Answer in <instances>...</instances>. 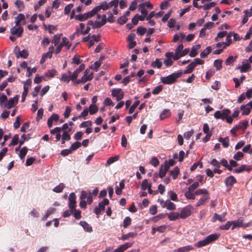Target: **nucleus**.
<instances>
[{
  "label": "nucleus",
  "mask_w": 252,
  "mask_h": 252,
  "mask_svg": "<svg viewBox=\"0 0 252 252\" xmlns=\"http://www.w3.org/2000/svg\"><path fill=\"white\" fill-rule=\"evenodd\" d=\"M106 17H97L96 19L94 21L92 20L89 21L88 23L87 29L86 30L81 31V34H87L91 29L90 26H91L93 29L100 28L106 23Z\"/></svg>",
  "instance_id": "1"
},
{
  "label": "nucleus",
  "mask_w": 252,
  "mask_h": 252,
  "mask_svg": "<svg viewBox=\"0 0 252 252\" xmlns=\"http://www.w3.org/2000/svg\"><path fill=\"white\" fill-rule=\"evenodd\" d=\"M219 237V235L217 234H212L208 235L203 240L198 241L194 244V246L197 248H201L205 246L211 242L217 240Z\"/></svg>",
  "instance_id": "2"
},
{
  "label": "nucleus",
  "mask_w": 252,
  "mask_h": 252,
  "mask_svg": "<svg viewBox=\"0 0 252 252\" xmlns=\"http://www.w3.org/2000/svg\"><path fill=\"white\" fill-rule=\"evenodd\" d=\"M101 9H103V10H107V6L105 3L102 2L99 5L96 6L88 13L85 14L84 15L78 14L76 16H94ZM70 16H76L75 15V12L74 10L72 11Z\"/></svg>",
  "instance_id": "3"
},
{
  "label": "nucleus",
  "mask_w": 252,
  "mask_h": 252,
  "mask_svg": "<svg viewBox=\"0 0 252 252\" xmlns=\"http://www.w3.org/2000/svg\"><path fill=\"white\" fill-rule=\"evenodd\" d=\"M181 73H173L166 77L161 78V81L165 84H170L174 83L181 75Z\"/></svg>",
  "instance_id": "4"
},
{
  "label": "nucleus",
  "mask_w": 252,
  "mask_h": 252,
  "mask_svg": "<svg viewBox=\"0 0 252 252\" xmlns=\"http://www.w3.org/2000/svg\"><path fill=\"white\" fill-rule=\"evenodd\" d=\"M243 219L240 218L237 220L232 221V229H234L235 228L239 227L246 228L250 226H252V221H250L247 223H243Z\"/></svg>",
  "instance_id": "5"
},
{
  "label": "nucleus",
  "mask_w": 252,
  "mask_h": 252,
  "mask_svg": "<svg viewBox=\"0 0 252 252\" xmlns=\"http://www.w3.org/2000/svg\"><path fill=\"white\" fill-rule=\"evenodd\" d=\"M230 113V110L228 109H224L221 111L218 110L214 113V117L216 119H221L222 120H224L227 115H229Z\"/></svg>",
  "instance_id": "6"
},
{
  "label": "nucleus",
  "mask_w": 252,
  "mask_h": 252,
  "mask_svg": "<svg viewBox=\"0 0 252 252\" xmlns=\"http://www.w3.org/2000/svg\"><path fill=\"white\" fill-rule=\"evenodd\" d=\"M63 46H65L67 50H68L71 46V44L69 43L68 39L65 37L62 38V42L58 45L56 48L55 54H58L59 53Z\"/></svg>",
  "instance_id": "7"
},
{
  "label": "nucleus",
  "mask_w": 252,
  "mask_h": 252,
  "mask_svg": "<svg viewBox=\"0 0 252 252\" xmlns=\"http://www.w3.org/2000/svg\"><path fill=\"white\" fill-rule=\"evenodd\" d=\"M112 95L116 97L117 101L122 100L124 96V93L121 89L115 88L112 90Z\"/></svg>",
  "instance_id": "8"
},
{
  "label": "nucleus",
  "mask_w": 252,
  "mask_h": 252,
  "mask_svg": "<svg viewBox=\"0 0 252 252\" xmlns=\"http://www.w3.org/2000/svg\"><path fill=\"white\" fill-rule=\"evenodd\" d=\"M109 204V200L107 199H104L103 201L100 202L98 204V206L96 207L94 210L95 213L97 215L99 216L101 212L102 211H103L105 209V206L106 205H108Z\"/></svg>",
  "instance_id": "9"
},
{
  "label": "nucleus",
  "mask_w": 252,
  "mask_h": 252,
  "mask_svg": "<svg viewBox=\"0 0 252 252\" xmlns=\"http://www.w3.org/2000/svg\"><path fill=\"white\" fill-rule=\"evenodd\" d=\"M23 31V28L20 26H15L10 29L11 34L14 35H16L18 37H20L22 36Z\"/></svg>",
  "instance_id": "10"
},
{
  "label": "nucleus",
  "mask_w": 252,
  "mask_h": 252,
  "mask_svg": "<svg viewBox=\"0 0 252 252\" xmlns=\"http://www.w3.org/2000/svg\"><path fill=\"white\" fill-rule=\"evenodd\" d=\"M242 63V65L236 67V69L240 70L241 73L246 72L251 68V65L248 63L247 60H244Z\"/></svg>",
  "instance_id": "11"
},
{
  "label": "nucleus",
  "mask_w": 252,
  "mask_h": 252,
  "mask_svg": "<svg viewBox=\"0 0 252 252\" xmlns=\"http://www.w3.org/2000/svg\"><path fill=\"white\" fill-rule=\"evenodd\" d=\"M24 92L22 95V102H24L26 99V96L28 92V89L29 86L31 85L32 81L31 79H28L26 82H24Z\"/></svg>",
  "instance_id": "12"
},
{
  "label": "nucleus",
  "mask_w": 252,
  "mask_h": 252,
  "mask_svg": "<svg viewBox=\"0 0 252 252\" xmlns=\"http://www.w3.org/2000/svg\"><path fill=\"white\" fill-rule=\"evenodd\" d=\"M69 201V207L71 210H74L76 207V195L74 192H71L68 197Z\"/></svg>",
  "instance_id": "13"
},
{
  "label": "nucleus",
  "mask_w": 252,
  "mask_h": 252,
  "mask_svg": "<svg viewBox=\"0 0 252 252\" xmlns=\"http://www.w3.org/2000/svg\"><path fill=\"white\" fill-rule=\"evenodd\" d=\"M90 70L89 69H86L85 71L84 72V75L81 78V81L82 82V83H85L86 82L88 81H91L93 79L94 76H93V73L91 72L89 73Z\"/></svg>",
  "instance_id": "14"
},
{
  "label": "nucleus",
  "mask_w": 252,
  "mask_h": 252,
  "mask_svg": "<svg viewBox=\"0 0 252 252\" xmlns=\"http://www.w3.org/2000/svg\"><path fill=\"white\" fill-rule=\"evenodd\" d=\"M146 17H133L132 19V23H128L126 25V27L128 29H131L134 26L137 24L138 21H143L145 20Z\"/></svg>",
  "instance_id": "15"
},
{
  "label": "nucleus",
  "mask_w": 252,
  "mask_h": 252,
  "mask_svg": "<svg viewBox=\"0 0 252 252\" xmlns=\"http://www.w3.org/2000/svg\"><path fill=\"white\" fill-rule=\"evenodd\" d=\"M169 169V166L167 165V162H166L164 163L163 165H161L160 167L159 170V176L160 178H163L166 174L167 171Z\"/></svg>",
  "instance_id": "16"
},
{
  "label": "nucleus",
  "mask_w": 252,
  "mask_h": 252,
  "mask_svg": "<svg viewBox=\"0 0 252 252\" xmlns=\"http://www.w3.org/2000/svg\"><path fill=\"white\" fill-rule=\"evenodd\" d=\"M191 214V212L189 208L186 207L184 208L181 211L180 215V218L183 219H185L189 217Z\"/></svg>",
  "instance_id": "17"
},
{
  "label": "nucleus",
  "mask_w": 252,
  "mask_h": 252,
  "mask_svg": "<svg viewBox=\"0 0 252 252\" xmlns=\"http://www.w3.org/2000/svg\"><path fill=\"white\" fill-rule=\"evenodd\" d=\"M18 101V96H17L10 98L9 99L8 102L5 104L4 106L8 108H11L13 106L14 104L17 103Z\"/></svg>",
  "instance_id": "18"
},
{
  "label": "nucleus",
  "mask_w": 252,
  "mask_h": 252,
  "mask_svg": "<svg viewBox=\"0 0 252 252\" xmlns=\"http://www.w3.org/2000/svg\"><path fill=\"white\" fill-rule=\"evenodd\" d=\"M60 80L62 82L68 83L70 80H72L71 71H69L67 73L62 74Z\"/></svg>",
  "instance_id": "19"
},
{
  "label": "nucleus",
  "mask_w": 252,
  "mask_h": 252,
  "mask_svg": "<svg viewBox=\"0 0 252 252\" xmlns=\"http://www.w3.org/2000/svg\"><path fill=\"white\" fill-rule=\"evenodd\" d=\"M29 17H26L27 18H28ZM16 26H21V25H24L26 24V17H16V20L15 21Z\"/></svg>",
  "instance_id": "20"
},
{
  "label": "nucleus",
  "mask_w": 252,
  "mask_h": 252,
  "mask_svg": "<svg viewBox=\"0 0 252 252\" xmlns=\"http://www.w3.org/2000/svg\"><path fill=\"white\" fill-rule=\"evenodd\" d=\"M193 250V247L190 245H189L175 249L173 251V252H188Z\"/></svg>",
  "instance_id": "21"
},
{
  "label": "nucleus",
  "mask_w": 252,
  "mask_h": 252,
  "mask_svg": "<svg viewBox=\"0 0 252 252\" xmlns=\"http://www.w3.org/2000/svg\"><path fill=\"white\" fill-rule=\"evenodd\" d=\"M251 168L250 166L247 165H242L240 167H239L238 168L235 169L234 171L235 173H241L243 171H249L251 170Z\"/></svg>",
  "instance_id": "22"
},
{
  "label": "nucleus",
  "mask_w": 252,
  "mask_h": 252,
  "mask_svg": "<svg viewBox=\"0 0 252 252\" xmlns=\"http://www.w3.org/2000/svg\"><path fill=\"white\" fill-rule=\"evenodd\" d=\"M236 182V179L232 176L226 178L225 180V184L226 186H232Z\"/></svg>",
  "instance_id": "23"
},
{
  "label": "nucleus",
  "mask_w": 252,
  "mask_h": 252,
  "mask_svg": "<svg viewBox=\"0 0 252 252\" xmlns=\"http://www.w3.org/2000/svg\"><path fill=\"white\" fill-rule=\"evenodd\" d=\"M171 112L169 109H165L163 110L160 113L159 117L161 120H163L166 118L169 117L171 115Z\"/></svg>",
  "instance_id": "24"
},
{
  "label": "nucleus",
  "mask_w": 252,
  "mask_h": 252,
  "mask_svg": "<svg viewBox=\"0 0 252 252\" xmlns=\"http://www.w3.org/2000/svg\"><path fill=\"white\" fill-rule=\"evenodd\" d=\"M200 47L201 45L200 44H197L195 46H193L189 53V56L191 57H195L197 55V51L200 48Z\"/></svg>",
  "instance_id": "25"
},
{
  "label": "nucleus",
  "mask_w": 252,
  "mask_h": 252,
  "mask_svg": "<svg viewBox=\"0 0 252 252\" xmlns=\"http://www.w3.org/2000/svg\"><path fill=\"white\" fill-rule=\"evenodd\" d=\"M248 125V121H247L246 120H244L241 122H240L239 124L237 126H235V129H241L243 130H245L247 128Z\"/></svg>",
  "instance_id": "26"
},
{
  "label": "nucleus",
  "mask_w": 252,
  "mask_h": 252,
  "mask_svg": "<svg viewBox=\"0 0 252 252\" xmlns=\"http://www.w3.org/2000/svg\"><path fill=\"white\" fill-rule=\"evenodd\" d=\"M166 216H168V219L171 221L175 220L180 218V215L177 212L166 213Z\"/></svg>",
  "instance_id": "27"
},
{
  "label": "nucleus",
  "mask_w": 252,
  "mask_h": 252,
  "mask_svg": "<svg viewBox=\"0 0 252 252\" xmlns=\"http://www.w3.org/2000/svg\"><path fill=\"white\" fill-rule=\"evenodd\" d=\"M79 224L87 232H91L93 231L92 227H91V226L88 223H87L86 221H81Z\"/></svg>",
  "instance_id": "28"
},
{
  "label": "nucleus",
  "mask_w": 252,
  "mask_h": 252,
  "mask_svg": "<svg viewBox=\"0 0 252 252\" xmlns=\"http://www.w3.org/2000/svg\"><path fill=\"white\" fill-rule=\"evenodd\" d=\"M180 169L177 166L174 167L172 170H171L169 172L170 175L172 176L174 179H176L178 177Z\"/></svg>",
  "instance_id": "29"
},
{
  "label": "nucleus",
  "mask_w": 252,
  "mask_h": 252,
  "mask_svg": "<svg viewBox=\"0 0 252 252\" xmlns=\"http://www.w3.org/2000/svg\"><path fill=\"white\" fill-rule=\"evenodd\" d=\"M103 3H105L106 4L107 9L113 6L116 8L119 4V0H113L108 3H107L106 1H104Z\"/></svg>",
  "instance_id": "30"
},
{
  "label": "nucleus",
  "mask_w": 252,
  "mask_h": 252,
  "mask_svg": "<svg viewBox=\"0 0 252 252\" xmlns=\"http://www.w3.org/2000/svg\"><path fill=\"white\" fill-rule=\"evenodd\" d=\"M212 48L210 46L207 47L201 53L200 57L202 58H206L211 52Z\"/></svg>",
  "instance_id": "31"
},
{
  "label": "nucleus",
  "mask_w": 252,
  "mask_h": 252,
  "mask_svg": "<svg viewBox=\"0 0 252 252\" xmlns=\"http://www.w3.org/2000/svg\"><path fill=\"white\" fill-rule=\"evenodd\" d=\"M219 141L222 143L224 148H227L229 145V139L228 137L225 138L220 137Z\"/></svg>",
  "instance_id": "32"
},
{
  "label": "nucleus",
  "mask_w": 252,
  "mask_h": 252,
  "mask_svg": "<svg viewBox=\"0 0 252 252\" xmlns=\"http://www.w3.org/2000/svg\"><path fill=\"white\" fill-rule=\"evenodd\" d=\"M137 235L135 232H129L127 234H124L121 236V239L123 240H128L129 238H133Z\"/></svg>",
  "instance_id": "33"
},
{
  "label": "nucleus",
  "mask_w": 252,
  "mask_h": 252,
  "mask_svg": "<svg viewBox=\"0 0 252 252\" xmlns=\"http://www.w3.org/2000/svg\"><path fill=\"white\" fill-rule=\"evenodd\" d=\"M215 4L216 2H211L208 4H204L203 5H200L199 8H203L205 10H207L210 9L211 8L214 7Z\"/></svg>",
  "instance_id": "34"
},
{
  "label": "nucleus",
  "mask_w": 252,
  "mask_h": 252,
  "mask_svg": "<svg viewBox=\"0 0 252 252\" xmlns=\"http://www.w3.org/2000/svg\"><path fill=\"white\" fill-rule=\"evenodd\" d=\"M240 109L243 110L242 114L243 115H248L251 112V109L249 107L246 105H242L240 107Z\"/></svg>",
  "instance_id": "35"
},
{
  "label": "nucleus",
  "mask_w": 252,
  "mask_h": 252,
  "mask_svg": "<svg viewBox=\"0 0 252 252\" xmlns=\"http://www.w3.org/2000/svg\"><path fill=\"white\" fill-rule=\"evenodd\" d=\"M162 65V63L158 59H157L155 61L151 63V66L153 68H160Z\"/></svg>",
  "instance_id": "36"
},
{
  "label": "nucleus",
  "mask_w": 252,
  "mask_h": 252,
  "mask_svg": "<svg viewBox=\"0 0 252 252\" xmlns=\"http://www.w3.org/2000/svg\"><path fill=\"white\" fill-rule=\"evenodd\" d=\"M28 149L26 147H23L20 151L19 156L21 159H24L28 152Z\"/></svg>",
  "instance_id": "37"
},
{
  "label": "nucleus",
  "mask_w": 252,
  "mask_h": 252,
  "mask_svg": "<svg viewBox=\"0 0 252 252\" xmlns=\"http://www.w3.org/2000/svg\"><path fill=\"white\" fill-rule=\"evenodd\" d=\"M29 56L28 52L26 50H23L21 51H19L18 54H16V57L18 58L19 57L26 59Z\"/></svg>",
  "instance_id": "38"
},
{
  "label": "nucleus",
  "mask_w": 252,
  "mask_h": 252,
  "mask_svg": "<svg viewBox=\"0 0 252 252\" xmlns=\"http://www.w3.org/2000/svg\"><path fill=\"white\" fill-rule=\"evenodd\" d=\"M168 196L170 199L174 201H178V196L177 194L172 190H170L168 192Z\"/></svg>",
  "instance_id": "39"
},
{
  "label": "nucleus",
  "mask_w": 252,
  "mask_h": 252,
  "mask_svg": "<svg viewBox=\"0 0 252 252\" xmlns=\"http://www.w3.org/2000/svg\"><path fill=\"white\" fill-rule=\"evenodd\" d=\"M64 187L65 186L63 183H60L58 186L55 187L53 190L55 192L60 193L62 192Z\"/></svg>",
  "instance_id": "40"
},
{
  "label": "nucleus",
  "mask_w": 252,
  "mask_h": 252,
  "mask_svg": "<svg viewBox=\"0 0 252 252\" xmlns=\"http://www.w3.org/2000/svg\"><path fill=\"white\" fill-rule=\"evenodd\" d=\"M166 209L170 211H174L176 209V205L169 200H166Z\"/></svg>",
  "instance_id": "41"
},
{
  "label": "nucleus",
  "mask_w": 252,
  "mask_h": 252,
  "mask_svg": "<svg viewBox=\"0 0 252 252\" xmlns=\"http://www.w3.org/2000/svg\"><path fill=\"white\" fill-rule=\"evenodd\" d=\"M90 114L93 115L98 111V107L95 105L91 104L88 109Z\"/></svg>",
  "instance_id": "42"
},
{
  "label": "nucleus",
  "mask_w": 252,
  "mask_h": 252,
  "mask_svg": "<svg viewBox=\"0 0 252 252\" xmlns=\"http://www.w3.org/2000/svg\"><path fill=\"white\" fill-rule=\"evenodd\" d=\"M56 209L54 208H49V209H48V210L47 211V212L46 213V214L44 215V216L43 217V219H42V220H45L47 219V218L49 217V216L54 213V212L55 211Z\"/></svg>",
  "instance_id": "43"
},
{
  "label": "nucleus",
  "mask_w": 252,
  "mask_h": 252,
  "mask_svg": "<svg viewBox=\"0 0 252 252\" xmlns=\"http://www.w3.org/2000/svg\"><path fill=\"white\" fill-rule=\"evenodd\" d=\"M222 63V60H216L215 61L214 65L217 70H220L221 69Z\"/></svg>",
  "instance_id": "44"
},
{
  "label": "nucleus",
  "mask_w": 252,
  "mask_h": 252,
  "mask_svg": "<svg viewBox=\"0 0 252 252\" xmlns=\"http://www.w3.org/2000/svg\"><path fill=\"white\" fill-rule=\"evenodd\" d=\"M163 15L164 16H170V12H168L164 14L163 11H159L155 14L154 11H152L148 16H163Z\"/></svg>",
  "instance_id": "45"
},
{
  "label": "nucleus",
  "mask_w": 252,
  "mask_h": 252,
  "mask_svg": "<svg viewBox=\"0 0 252 252\" xmlns=\"http://www.w3.org/2000/svg\"><path fill=\"white\" fill-rule=\"evenodd\" d=\"M15 4L17 6V8L19 9V11L22 10L24 8V2L21 0H16V1L15 2Z\"/></svg>",
  "instance_id": "46"
},
{
  "label": "nucleus",
  "mask_w": 252,
  "mask_h": 252,
  "mask_svg": "<svg viewBox=\"0 0 252 252\" xmlns=\"http://www.w3.org/2000/svg\"><path fill=\"white\" fill-rule=\"evenodd\" d=\"M166 216V214H159L153 218V220L156 222L161 219H164Z\"/></svg>",
  "instance_id": "47"
},
{
  "label": "nucleus",
  "mask_w": 252,
  "mask_h": 252,
  "mask_svg": "<svg viewBox=\"0 0 252 252\" xmlns=\"http://www.w3.org/2000/svg\"><path fill=\"white\" fill-rule=\"evenodd\" d=\"M140 101L139 100L136 101L134 102V103L132 105V106L129 109V113L132 114L135 110V108L138 106L139 104Z\"/></svg>",
  "instance_id": "48"
},
{
  "label": "nucleus",
  "mask_w": 252,
  "mask_h": 252,
  "mask_svg": "<svg viewBox=\"0 0 252 252\" xmlns=\"http://www.w3.org/2000/svg\"><path fill=\"white\" fill-rule=\"evenodd\" d=\"M131 220L129 217H126L123 221V226L124 228L127 227L131 224Z\"/></svg>",
  "instance_id": "49"
},
{
  "label": "nucleus",
  "mask_w": 252,
  "mask_h": 252,
  "mask_svg": "<svg viewBox=\"0 0 252 252\" xmlns=\"http://www.w3.org/2000/svg\"><path fill=\"white\" fill-rule=\"evenodd\" d=\"M192 191H189V190L188 191L186 192L185 195L186 198L189 199H194L195 194L192 193Z\"/></svg>",
  "instance_id": "50"
},
{
  "label": "nucleus",
  "mask_w": 252,
  "mask_h": 252,
  "mask_svg": "<svg viewBox=\"0 0 252 252\" xmlns=\"http://www.w3.org/2000/svg\"><path fill=\"white\" fill-rule=\"evenodd\" d=\"M235 61V59L232 56H230L225 60V63L227 65H232L233 63Z\"/></svg>",
  "instance_id": "51"
},
{
  "label": "nucleus",
  "mask_w": 252,
  "mask_h": 252,
  "mask_svg": "<svg viewBox=\"0 0 252 252\" xmlns=\"http://www.w3.org/2000/svg\"><path fill=\"white\" fill-rule=\"evenodd\" d=\"M81 146V143L79 142H75L73 144L71 145L70 148L72 151H74L80 147Z\"/></svg>",
  "instance_id": "52"
},
{
  "label": "nucleus",
  "mask_w": 252,
  "mask_h": 252,
  "mask_svg": "<svg viewBox=\"0 0 252 252\" xmlns=\"http://www.w3.org/2000/svg\"><path fill=\"white\" fill-rule=\"evenodd\" d=\"M119 156H115L113 157L110 158L107 161V164L108 165H110L113 162L117 161L119 159Z\"/></svg>",
  "instance_id": "53"
},
{
  "label": "nucleus",
  "mask_w": 252,
  "mask_h": 252,
  "mask_svg": "<svg viewBox=\"0 0 252 252\" xmlns=\"http://www.w3.org/2000/svg\"><path fill=\"white\" fill-rule=\"evenodd\" d=\"M177 23V22H176V19L174 18H172L170 19V20H169V21L168 22V26L169 28H172L174 27L175 26V25H176Z\"/></svg>",
  "instance_id": "54"
},
{
  "label": "nucleus",
  "mask_w": 252,
  "mask_h": 252,
  "mask_svg": "<svg viewBox=\"0 0 252 252\" xmlns=\"http://www.w3.org/2000/svg\"><path fill=\"white\" fill-rule=\"evenodd\" d=\"M139 6L142 14H143V16H147L148 11L146 9L145 4L142 3L139 5Z\"/></svg>",
  "instance_id": "55"
},
{
  "label": "nucleus",
  "mask_w": 252,
  "mask_h": 252,
  "mask_svg": "<svg viewBox=\"0 0 252 252\" xmlns=\"http://www.w3.org/2000/svg\"><path fill=\"white\" fill-rule=\"evenodd\" d=\"M73 7V4H69L67 5L64 8V14L65 15H68L70 13V12L71 10V9Z\"/></svg>",
  "instance_id": "56"
},
{
  "label": "nucleus",
  "mask_w": 252,
  "mask_h": 252,
  "mask_svg": "<svg viewBox=\"0 0 252 252\" xmlns=\"http://www.w3.org/2000/svg\"><path fill=\"white\" fill-rule=\"evenodd\" d=\"M69 132L63 131L62 138L63 141H69L71 137L70 134H69Z\"/></svg>",
  "instance_id": "57"
},
{
  "label": "nucleus",
  "mask_w": 252,
  "mask_h": 252,
  "mask_svg": "<svg viewBox=\"0 0 252 252\" xmlns=\"http://www.w3.org/2000/svg\"><path fill=\"white\" fill-rule=\"evenodd\" d=\"M19 141V136L18 134H15L14 135L12 139L11 143L10 145L15 146L18 144Z\"/></svg>",
  "instance_id": "58"
},
{
  "label": "nucleus",
  "mask_w": 252,
  "mask_h": 252,
  "mask_svg": "<svg viewBox=\"0 0 252 252\" xmlns=\"http://www.w3.org/2000/svg\"><path fill=\"white\" fill-rule=\"evenodd\" d=\"M149 184H148V181L147 179H144L141 184V189L143 190H145L147 189L148 188Z\"/></svg>",
  "instance_id": "59"
},
{
  "label": "nucleus",
  "mask_w": 252,
  "mask_h": 252,
  "mask_svg": "<svg viewBox=\"0 0 252 252\" xmlns=\"http://www.w3.org/2000/svg\"><path fill=\"white\" fill-rule=\"evenodd\" d=\"M36 71V68L35 67H33L32 68H31V67H27L26 76L27 77H30L32 76V73H35Z\"/></svg>",
  "instance_id": "60"
},
{
  "label": "nucleus",
  "mask_w": 252,
  "mask_h": 252,
  "mask_svg": "<svg viewBox=\"0 0 252 252\" xmlns=\"http://www.w3.org/2000/svg\"><path fill=\"white\" fill-rule=\"evenodd\" d=\"M103 104L105 106H114V103L109 97H107L103 101Z\"/></svg>",
  "instance_id": "61"
},
{
  "label": "nucleus",
  "mask_w": 252,
  "mask_h": 252,
  "mask_svg": "<svg viewBox=\"0 0 252 252\" xmlns=\"http://www.w3.org/2000/svg\"><path fill=\"white\" fill-rule=\"evenodd\" d=\"M101 64V63L100 62V61H96L94 63V65H92L90 66V68L91 69H94L96 71L97 69L100 66Z\"/></svg>",
  "instance_id": "62"
},
{
  "label": "nucleus",
  "mask_w": 252,
  "mask_h": 252,
  "mask_svg": "<svg viewBox=\"0 0 252 252\" xmlns=\"http://www.w3.org/2000/svg\"><path fill=\"white\" fill-rule=\"evenodd\" d=\"M71 127L68 126V124L67 123H65L63 124L61 127V130H63V131L66 132H70L71 131Z\"/></svg>",
  "instance_id": "63"
},
{
  "label": "nucleus",
  "mask_w": 252,
  "mask_h": 252,
  "mask_svg": "<svg viewBox=\"0 0 252 252\" xmlns=\"http://www.w3.org/2000/svg\"><path fill=\"white\" fill-rule=\"evenodd\" d=\"M232 225V222L230 221H227L225 225H223L220 226V228L222 230H228Z\"/></svg>",
  "instance_id": "64"
}]
</instances>
